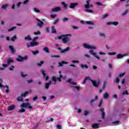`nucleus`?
Segmentation results:
<instances>
[{
  "instance_id": "nucleus-1",
  "label": "nucleus",
  "mask_w": 129,
  "mask_h": 129,
  "mask_svg": "<svg viewBox=\"0 0 129 129\" xmlns=\"http://www.w3.org/2000/svg\"><path fill=\"white\" fill-rule=\"evenodd\" d=\"M84 47H85V48H88V49H91V50H90V54L94 55V56H95V57H96V58H97V59H100L99 56L97 55V54H96V53H95V52H94V50H93V49H96V47H95V46H91V45H89V44H87L85 43L84 44Z\"/></svg>"
},
{
  "instance_id": "nucleus-2",
  "label": "nucleus",
  "mask_w": 129,
  "mask_h": 129,
  "mask_svg": "<svg viewBox=\"0 0 129 129\" xmlns=\"http://www.w3.org/2000/svg\"><path fill=\"white\" fill-rule=\"evenodd\" d=\"M71 34H66L65 35H60V36H58V39H62V42L63 43H67L69 40V37L68 36H71Z\"/></svg>"
},
{
  "instance_id": "nucleus-3",
  "label": "nucleus",
  "mask_w": 129,
  "mask_h": 129,
  "mask_svg": "<svg viewBox=\"0 0 129 129\" xmlns=\"http://www.w3.org/2000/svg\"><path fill=\"white\" fill-rule=\"evenodd\" d=\"M60 74V77H56V76H52V80L53 81V84H56L57 82V80H58L59 82L62 81L61 78L63 77V75L61 74V71H59Z\"/></svg>"
},
{
  "instance_id": "nucleus-4",
  "label": "nucleus",
  "mask_w": 129,
  "mask_h": 129,
  "mask_svg": "<svg viewBox=\"0 0 129 129\" xmlns=\"http://www.w3.org/2000/svg\"><path fill=\"white\" fill-rule=\"evenodd\" d=\"M28 59V55H25V56H24V57H23L21 55H18V58H17V61H19V62H23V61H24L25 60H27Z\"/></svg>"
},
{
  "instance_id": "nucleus-5",
  "label": "nucleus",
  "mask_w": 129,
  "mask_h": 129,
  "mask_svg": "<svg viewBox=\"0 0 129 129\" xmlns=\"http://www.w3.org/2000/svg\"><path fill=\"white\" fill-rule=\"evenodd\" d=\"M21 106L22 107H26V108H29V109H32L33 108L32 106H31L29 102H27V103H22Z\"/></svg>"
},
{
  "instance_id": "nucleus-6",
  "label": "nucleus",
  "mask_w": 129,
  "mask_h": 129,
  "mask_svg": "<svg viewBox=\"0 0 129 129\" xmlns=\"http://www.w3.org/2000/svg\"><path fill=\"white\" fill-rule=\"evenodd\" d=\"M39 43L38 42H34V41H33V42H31L30 44H27V47H33V46H37L38 45Z\"/></svg>"
},
{
  "instance_id": "nucleus-7",
  "label": "nucleus",
  "mask_w": 129,
  "mask_h": 129,
  "mask_svg": "<svg viewBox=\"0 0 129 129\" xmlns=\"http://www.w3.org/2000/svg\"><path fill=\"white\" fill-rule=\"evenodd\" d=\"M91 81L92 82L93 85L96 87H98L100 84V81H99L98 82H96V80H93L91 79Z\"/></svg>"
},
{
  "instance_id": "nucleus-8",
  "label": "nucleus",
  "mask_w": 129,
  "mask_h": 129,
  "mask_svg": "<svg viewBox=\"0 0 129 129\" xmlns=\"http://www.w3.org/2000/svg\"><path fill=\"white\" fill-rule=\"evenodd\" d=\"M70 47H67V48H66L65 49H62V48H61V47H58L57 49L60 52H61V53H64V52H66L67 51H68L69 50H70Z\"/></svg>"
},
{
  "instance_id": "nucleus-9",
  "label": "nucleus",
  "mask_w": 129,
  "mask_h": 129,
  "mask_svg": "<svg viewBox=\"0 0 129 129\" xmlns=\"http://www.w3.org/2000/svg\"><path fill=\"white\" fill-rule=\"evenodd\" d=\"M128 55H129L128 53H125L124 54H121V53H119L116 56V57L118 59H119L120 58H123L124 56H127Z\"/></svg>"
},
{
  "instance_id": "nucleus-10",
  "label": "nucleus",
  "mask_w": 129,
  "mask_h": 129,
  "mask_svg": "<svg viewBox=\"0 0 129 129\" xmlns=\"http://www.w3.org/2000/svg\"><path fill=\"white\" fill-rule=\"evenodd\" d=\"M79 5V3L77 2H75V3H71L69 6L70 8H75L76 6H78Z\"/></svg>"
},
{
  "instance_id": "nucleus-11",
  "label": "nucleus",
  "mask_w": 129,
  "mask_h": 129,
  "mask_svg": "<svg viewBox=\"0 0 129 129\" xmlns=\"http://www.w3.org/2000/svg\"><path fill=\"white\" fill-rule=\"evenodd\" d=\"M41 73H42L43 77L44 78H45V80H48L49 79V76H46V74L45 73V70L42 69L41 70Z\"/></svg>"
},
{
  "instance_id": "nucleus-12",
  "label": "nucleus",
  "mask_w": 129,
  "mask_h": 129,
  "mask_svg": "<svg viewBox=\"0 0 129 129\" xmlns=\"http://www.w3.org/2000/svg\"><path fill=\"white\" fill-rule=\"evenodd\" d=\"M36 20L39 22L37 23V26H39V27L42 28L44 25V22H43V21H41L40 19H39V18H36Z\"/></svg>"
},
{
  "instance_id": "nucleus-13",
  "label": "nucleus",
  "mask_w": 129,
  "mask_h": 129,
  "mask_svg": "<svg viewBox=\"0 0 129 129\" xmlns=\"http://www.w3.org/2000/svg\"><path fill=\"white\" fill-rule=\"evenodd\" d=\"M90 7V5L89 4H86L85 5V8H87V9L85 10L86 12H90V13L93 12V10H92V9H88V8H89Z\"/></svg>"
},
{
  "instance_id": "nucleus-14",
  "label": "nucleus",
  "mask_w": 129,
  "mask_h": 129,
  "mask_svg": "<svg viewBox=\"0 0 129 129\" xmlns=\"http://www.w3.org/2000/svg\"><path fill=\"white\" fill-rule=\"evenodd\" d=\"M16 106L14 104H12L11 105H10L7 107V110H9L10 111V110H13L14 109H15Z\"/></svg>"
},
{
  "instance_id": "nucleus-15",
  "label": "nucleus",
  "mask_w": 129,
  "mask_h": 129,
  "mask_svg": "<svg viewBox=\"0 0 129 129\" xmlns=\"http://www.w3.org/2000/svg\"><path fill=\"white\" fill-rule=\"evenodd\" d=\"M61 10V7L59 6H57L56 7H54V8H52V11L53 12H57V11H60Z\"/></svg>"
},
{
  "instance_id": "nucleus-16",
  "label": "nucleus",
  "mask_w": 129,
  "mask_h": 129,
  "mask_svg": "<svg viewBox=\"0 0 129 129\" xmlns=\"http://www.w3.org/2000/svg\"><path fill=\"white\" fill-rule=\"evenodd\" d=\"M100 111L102 112V116L103 119H105V112L104 111V108H100Z\"/></svg>"
},
{
  "instance_id": "nucleus-17",
  "label": "nucleus",
  "mask_w": 129,
  "mask_h": 129,
  "mask_svg": "<svg viewBox=\"0 0 129 129\" xmlns=\"http://www.w3.org/2000/svg\"><path fill=\"white\" fill-rule=\"evenodd\" d=\"M99 123H94L92 125V128L96 129V128H99Z\"/></svg>"
},
{
  "instance_id": "nucleus-18",
  "label": "nucleus",
  "mask_w": 129,
  "mask_h": 129,
  "mask_svg": "<svg viewBox=\"0 0 129 129\" xmlns=\"http://www.w3.org/2000/svg\"><path fill=\"white\" fill-rule=\"evenodd\" d=\"M72 78H69V79L67 81V82H69V83H71V84H73L74 85L77 84V82H74L73 81H72Z\"/></svg>"
},
{
  "instance_id": "nucleus-19",
  "label": "nucleus",
  "mask_w": 129,
  "mask_h": 129,
  "mask_svg": "<svg viewBox=\"0 0 129 129\" xmlns=\"http://www.w3.org/2000/svg\"><path fill=\"white\" fill-rule=\"evenodd\" d=\"M107 24L108 25H109L110 24H113V25L117 26L118 24V21H115V22H108Z\"/></svg>"
},
{
  "instance_id": "nucleus-20",
  "label": "nucleus",
  "mask_w": 129,
  "mask_h": 129,
  "mask_svg": "<svg viewBox=\"0 0 129 129\" xmlns=\"http://www.w3.org/2000/svg\"><path fill=\"white\" fill-rule=\"evenodd\" d=\"M9 48L10 50H11V52H12V53H15L16 50H15L14 46H13L12 45H10Z\"/></svg>"
},
{
  "instance_id": "nucleus-21",
  "label": "nucleus",
  "mask_w": 129,
  "mask_h": 129,
  "mask_svg": "<svg viewBox=\"0 0 129 129\" xmlns=\"http://www.w3.org/2000/svg\"><path fill=\"white\" fill-rule=\"evenodd\" d=\"M25 40H32V38L30 35H27V36H26L24 38Z\"/></svg>"
},
{
  "instance_id": "nucleus-22",
  "label": "nucleus",
  "mask_w": 129,
  "mask_h": 129,
  "mask_svg": "<svg viewBox=\"0 0 129 129\" xmlns=\"http://www.w3.org/2000/svg\"><path fill=\"white\" fill-rule=\"evenodd\" d=\"M98 98V96L97 95H96L95 98L91 100V105H93L92 102H94V101H95V100H96Z\"/></svg>"
},
{
  "instance_id": "nucleus-23",
  "label": "nucleus",
  "mask_w": 129,
  "mask_h": 129,
  "mask_svg": "<svg viewBox=\"0 0 129 129\" xmlns=\"http://www.w3.org/2000/svg\"><path fill=\"white\" fill-rule=\"evenodd\" d=\"M44 51H45L46 53H49V49L48 47H44L43 48Z\"/></svg>"
},
{
  "instance_id": "nucleus-24",
  "label": "nucleus",
  "mask_w": 129,
  "mask_h": 129,
  "mask_svg": "<svg viewBox=\"0 0 129 129\" xmlns=\"http://www.w3.org/2000/svg\"><path fill=\"white\" fill-rule=\"evenodd\" d=\"M51 30H52V31H51L52 33H56V32H57L54 26H52V27H51Z\"/></svg>"
},
{
  "instance_id": "nucleus-25",
  "label": "nucleus",
  "mask_w": 129,
  "mask_h": 129,
  "mask_svg": "<svg viewBox=\"0 0 129 129\" xmlns=\"http://www.w3.org/2000/svg\"><path fill=\"white\" fill-rule=\"evenodd\" d=\"M39 53V50H32V53H33V54H34V55H36V54H38Z\"/></svg>"
},
{
  "instance_id": "nucleus-26",
  "label": "nucleus",
  "mask_w": 129,
  "mask_h": 129,
  "mask_svg": "<svg viewBox=\"0 0 129 129\" xmlns=\"http://www.w3.org/2000/svg\"><path fill=\"white\" fill-rule=\"evenodd\" d=\"M88 79H90L89 76H86L85 78V79H84L83 81V83L84 84L85 83H86L87 80Z\"/></svg>"
},
{
  "instance_id": "nucleus-27",
  "label": "nucleus",
  "mask_w": 129,
  "mask_h": 129,
  "mask_svg": "<svg viewBox=\"0 0 129 129\" xmlns=\"http://www.w3.org/2000/svg\"><path fill=\"white\" fill-rule=\"evenodd\" d=\"M109 93L108 92H105L104 94L103 95L104 98H108L109 97Z\"/></svg>"
},
{
  "instance_id": "nucleus-28",
  "label": "nucleus",
  "mask_w": 129,
  "mask_h": 129,
  "mask_svg": "<svg viewBox=\"0 0 129 129\" xmlns=\"http://www.w3.org/2000/svg\"><path fill=\"white\" fill-rule=\"evenodd\" d=\"M86 23L87 24H89L90 25H94V23L93 22H92V21H86Z\"/></svg>"
},
{
  "instance_id": "nucleus-29",
  "label": "nucleus",
  "mask_w": 129,
  "mask_h": 129,
  "mask_svg": "<svg viewBox=\"0 0 129 129\" xmlns=\"http://www.w3.org/2000/svg\"><path fill=\"white\" fill-rule=\"evenodd\" d=\"M54 119L52 118V117H51L50 118H48L46 120V122H49L50 121H53Z\"/></svg>"
},
{
  "instance_id": "nucleus-30",
  "label": "nucleus",
  "mask_w": 129,
  "mask_h": 129,
  "mask_svg": "<svg viewBox=\"0 0 129 129\" xmlns=\"http://www.w3.org/2000/svg\"><path fill=\"white\" fill-rule=\"evenodd\" d=\"M62 4L65 9H67V8H68V4H66L65 2H62Z\"/></svg>"
},
{
  "instance_id": "nucleus-31",
  "label": "nucleus",
  "mask_w": 129,
  "mask_h": 129,
  "mask_svg": "<svg viewBox=\"0 0 129 129\" xmlns=\"http://www.w3.org/2000/svg\"><path fill=\"white\" fill-rule=\"evenodd\" d=\"M127 12H129V10L126 9V10H125V11L122 14V16L126 15V14H127Z\"/></svg>"
},
{
  "instance_id": "nucleus-32",
  "label": "nucleus",
  "mask_w": 129,
  "mask_h": 129,
  "mask_svg": "<svg viewBox=\"0 0 129 129\" xmlns=\"http://www.w3.org/2000/svg\"><path fill=\"white\" fill-rule=\"evenodd\" d=\"M68 62L67 61H61V62H59V66H62L63 64H68Z\"/></svg>"
},
{
  "instance_id": "nucleus-33",
  "label": "nucleus",
  "mask_w": 129,
  "mask_h": 129,
  "mask_svg": "<svg viewBox=\"0 0 129 129\" xmlns=\"http://www.w3.org/2000/svg\"><path fill=\"white\" fill-rule=\"evenodd\" d=\"M27 94H29V92L28 91H25V93H22L21 96L23 97H25Z\"/></svg>"
},
{
  "instance_id": "nucleus-34",
  "label": "nucleus",
  "mask_w": 129,
  "mask_h": 129,
  "mask_svg": "<svg viewBox=\"0 0 129 129\" xmlns=\"http://www.w3.org/2000/svg\"><path fill=\"white\" fill-rule=\"evenodd\" d=\"M76 85H77V84L74 85L72 86V87H74L75 88H76V89H77L78 90H80V88L79 86H77Z\"/></svg>"
},
{
  "instance_id": "nucleus-35",
  "label": "nucleus",
  "mask_w": 129,
  "mask_h": 129,
  "mask_svg": "<svg viewBox=\"0 0 129 129\" xmlns=\"http://www.w3.org/2000/svg\"><path fill=\"white\" fill-rule=\"evenodd\" d=\"M45 88L46 89H48V88H49V82L45 83Z\"/></svg>"
},
{
  "instance_id": "nucleus-36",
  "label": "nucleus",
  "mask_w": 129,
  "mask_h": 129,
  "mask_svg": "<svg viewBox=\"0 0 129 129\" xmlns=\"http://www.w3.org/2000/svg\"><path fill=\"white\" fill-rule=\"evenodd\" d=\"M106 84H107L106 81H104L103 83V86H102L103 89H105Z\"/></svg>"
},
{
  "instance_id": "nucleus-37",
  "label": "nucleus",
  "mask_w": 129,
  "mask_h": 129,
  "mask_svg": "<svg viewBox=\"0 0 129 129\" xmlns=\"http://www.w3.org/2000/svg\"><path fill=\"white\" fill-rule=\"evenodd\" d=\"M82 68H88L87 64H81Z\"/></svg>"
},
{
  "instance_id": "nucleus-38",
  "label": "nucleus",
  "mask_w": 129,
  "mask_h": 129,
  "mask_svg": "<svg viewBox=\"0 0 129 129\" xmlns=\"http://www.w3.org/2000/svg\"><path fill=\"white\" fill-rule=\"evenodd\" d=\"M18 111L19 112H25L26 109H25L24 108H22V109H19Z\"/></svg>"
},
{
  "instance_id": "nucleus-39",
  "label": "nucleus",
  "mask_w": 129,
  "mask_h": 129,
  "mask_svg": "<svg viewBox=\"0 0 129 129\" xmlns=\"http://www.w3.org/2000/svg\"><path fill=\"white\" fill-rule=\"evenodd\" d=\"M11 62H14V60H13V59H11L10 58H9L7 60V64H10V63H11Z\"/></svg>"
},
{
  "instance_id": "nucleus-40",
  "label": "nucleus",
  "mask_w": 129,
  "mask_h": 129,
  "mask_svg": "<svg viewBox=\"0 0 129 129\" xmlns=\"http://www.w3.org/2000/svg\"><path fill=\"white\" fill-rule=\"evenodd\" d=\"M17 36L16 35H14L13 37L11 38V40L12 41H15V39H16Z\"/></svg>"
},
{
  "instance_id": "nucleus-41",
  "label": "nucleus",
  "mask_w": 129,
  "mask_h": 129,
  "mask_svg": "<svg viewBox=\"0 0 129 129\" xmlns=\"http://www.w3.org/2000/svg\"><path fill=\"white\" fill-rule=\"evenodd\" d=\"M15 28H16V26H13V27H11V28L8 29V31H12V30H14V29H15Z\"/></svg>"
},
{
  "instance_id": "nucleus-42",
  "label": "nucleus",
  "mask_w": 129,
  "mask_h": 129,
  "mask_svg": "<svg viewBox=\"0 0 129 129\" xmlns=\"http://www.w3.org/2000/svg\"><path fill=\"white\" fill-rule=\"evenodd\" d=\"M69 20V18H67V17H63V18L62 19V21H63L64 22H66V21H68Z\"/></svg>"
},
{
  "instance_id": "nucleus-43",
  "label": "nucleus",
  "mask_w": 129,
  "mask_h": 129,
  "mask_svg": "<svg viewBox=\"0 0 129 129\" xmlns=\"http://www.w3.org/2000/svg\"><path fill=\"white\" fill-rule=\"evenodd\" d=\"M96 4H97L99 6H103V4L101 3V2H96Z\"/></svg>"
},
{
  "instance_id": "nucleus-44",
  "label": "nucleus",
  "mask_w": 129,
  "mask_h": 129,
  "mask_svg": "<svg viewBox=\"0 0 129 129\" xmlns=\"http://www.w3.org/2000/svg\"><path fill=\"white\" fill-rule=\"evenodd\" d=\"M100 36H101L102 37H105L106 35L104 33H99Z\"/></svg>"
},
{
  "instance_id": "nucleus-45",
  "label": "nucleus",
  "mask_w": 129,
  "mask_h": 129,
  "mask_svg": "<svg viewBox=\"0 0 129 129\" xmlns=\"http://www.w3.org/2000/svg\"><path fill=\"white\" fill-rule=\"evenodd\" d=\"M8 6V4H5L4 5H2V8H3L4 9H6V8H7Z\"/></svg>"
},
{
  "instance_id": "nucleus-46",
  "label": "nucleus",
  "mask_w": 129,
  "mask_h": 129,
  "mask_svg": "<svg viewBox=\"0 0 129 129\" xmlns=\"http://www.w3.org/2000/svg\"><path fill=\"white\" fill-rule=\"evenodd\" d=\"M125 74V72H123L122 73H120L119 77H122V76H124V75Z\"/></svg>"
},
{
  "instance_id": "nucleus-47",
  "label": "nucleus",
  "mask_w": 129,
  "mask_h": 129,
  "mask_svg": "<svg viewBox=\"0 0 129 129\" xmlns=\"http://www.w3.org/2000/svg\"><path fill=\"white\" fill-rule=\"evenodd\" d=\"M89 111L88 110H85L84 111V115L87 116L89 114Z\"/></svg>"
},
{
  "instance_id": "nucleus-48",
  "label": "nucleus",
  "mask_w": 129,
  "mask_h": 129,
  "mask_svg": "<svg viewBox=\"0 0 129 129\" xmlns=\"http://www.w3.org/2000/svg\"><path fill=\"white\" fill-rule=\"evenodd\" d=\"M17 100L18 101H22L23 100V98L21 96H19V97H18V98H17Z\"/></svg>"
},
{
  "instance_id": "nucleus-49",
  "label": "nucleus",
  "mask_w": 129,
  "mask_h": 129,
  "mask_svg": "<svg viewBox=\"0 0 129 129\" xmlns=\"http://www.w3.org/2000/svg\"><path fill=\"white\" fill-rule=\"evenodd\" d=\"M109 15L108 14H103L102 18H106V17H108Z\"/></svg>"
},
{
  "instance_id": "nucleus-50",
  "label": "nucleus",
  "mask_w": 129,
  "mask_h": 129,
  "mask_svg": "<svg viewBox=\"0 0 129 129\" xmlns=\"http://www.w3.org/2000/svg\"><path fill=\"white\" fill-rule=\"evenodd\" d=\"M56 128L57 129H62V127L60 124H57L56 125Z\"/></svg>"
},
{
  "instance_id": "nucleus-51",
  "label": "nucleus",
  "mask_w": 129,
  "mask_h": 129,
  "mask_svg": "<svg viewBox=\"0 0 129 129\" xmlns=\"http://www.w3.org/2000/svg\"><path fill=\"white\" fill-rule=\"evenodd\" d=\"M108 54L109 55H114L116 54V52H109Z\"/></svg>"
},
{
  "instance_id": "nucleus-52",
  "label": "nucleus",
  "mask_w": 129,
  "mask_h": 129,
  "mask_svg": "<svg viewBox=\"0 0 129 129\" xmlns=\"http://www.w3.org/2000/svg\"><path fill=\"white\" fill-rule=\"evenodd\" d=\"M59 18H57L55 21H54L53 23L54 24H56L57 23V22H59Z\"/></svg>"
},
{
  "instance_id": "nucleus-53",
  "label": "nucleus",
  "mask_w": 129,
  "mask_h": 129,
  "mask_svg": "<svg viewBox=\"0 0 129 129\" xmlns=\"http://www.w3.org/2000/svg\"><path fill=\"white\" fill-rule=\"evenodd\" d=\"M34 34H35V35H37L38 34H41V32L40 31H37L36 32H34Z\"/></svg>"
},
{
  "instance_id": "nucleus-54",
  "label": "nucleus",
  "mask_w": 129,
  "mask_h": 129,
  "mask_svg": "<svg viewBox=\"0 0 129 129\" xmlns=\"http://www.w3.org/2000/svg\"><path fill=\"white\" fill-rule=\"evenodd\" d=\"M122 94H126L127 95H128L129 93L128 91L126 90L125 91H123V92H122Z\"/></svg>"
},
{
  "instance_id": "nucleus-55",
  "label": "nucleus",
  "mask_w": 129,
  "mask_h": 129,
  "mask_svg": "<svg viewBox=\"0 0 129 129\" xmlns=\"http://www.w3.org/2000/svg\"><path fill=\"white\" fill-rule=\"evenodd\" d=\"M57 16L56 14H51V17L52 18H55Z\"/></svg>"
},
{
  "instance_id": "nucleus-56",
  "label": "nucleus",
  "mask_w": 129,
  "mask_h": 129,
  "mask_svg": "<svg viewBox=\"0 0 129 129\" xmlns=\"http://www.w3.org/2000/svg\"><path fill=\"white\" fill-rule=\"evenodd\" d=\"M34 11L35 12H40V10L39 9H37V8H34Z\"/></svg>"
},
{
  "instance_id": "nucleus-57",
  "label": "nucleus",
  "mask_w": 129,
  "mask_h": 129,
  "mask_svg": "<svg viewBox=\"0 0 129 129\" xmlns=\"http://www.w3.org/2000/svg\"><path fill=\"white\" fill-rule=\"evenodd\" d=\"M46 31H47V32H48V33H49V32H50V28H49V27H46Z\"/></svg>"
},
{
  "instance_id": "nucleus-58",
  "label": "nucleus",
  "mask_w": 129,
  "mask_h": 129,
  "mask_svg": "<svg viewBox=\"0 0 129 129\" xmlns=\"http://www.w3.org/2000/svg\"><path fill=\"white\" fill-rule=\"evenodd\" d=\"M102 102H103V100L101 99V100H100V102L99 105H98V106L100 107V106H102Z\"/></svg>"
},
{
  "instance_id": "nucleus-59",
  "label": "nucleus",
  "mask_w": 129,
  "mask_h": 129,
  "mask_svg": "<svg viewBox=\"0 0 129 129\" xmlns=\"http://www.w3.org/2000/svg\"><path fill=\"white\" fill-rule=\"evenodd\" d=\"M115 82H116L117 83H118V82H119V77H116Z\"/></svg>"
},
{
  "instance_id": "nucleus-60",
  "label": "nucleus",
  "mask_w": 129,
  "mask_h": 129,
  "mask_svg": "<svg viewBox=\"0 0 129 129\" xmlns=\"http://www.w3.org/2000/svg\"><path fill=\"white\" fill-rule=\"evenodd\" d=\"M120 122L119 120H116L115 121L113 122V124H117Z\"/></svg>"
},
{
  "instance_id": "nucleus-61",
  "label": "nucleus",
  "mask_w": 129,
  "mask_h": 129,
  "mask_svg": "<svg viewBox=\"0 0 129 129\" xmlns=\"http://www.w3.org/2000/svg\"><path fill=\"white\" fill-rule=\"evenodd\" d=\"M44 61H40V63H37L39 66H42V64H43Z\"/></svg>"
},
{
  "instance_id": "nucleus-62",
  "label": "nucleus",
  "mask_w": 129,
  "mask_h": 129,
  "mask_svg": "<svg viewBox=\"0 0 129 129\" xmlns=\"http://www.w3.org/2000/svg\"><path fill=\"white\" fill-rule=\"evenodd\" d=\"M72 27L73 28H74V29H77L78 28H79L78 27L75 26V25H72Z\"/></svg>"
},
{
  "instance_id": "nucleus-63",
  "label": "nucleus",
  "mask_w": 129,
  "mask_h": 129,
  "mask_svg": "<svg viewBox=\"0 0 129 129\" xmlns=\"http://www.w3.org/2000/svg\"><path fill=\"white\" fill-rule=\"evenodd\" d=\"M13 68H15L14 66H12L11 68H9V70H13Z\"/></svg>"
},
{
  "instance_id": "nucleus-64",
  "label": "nucleus",
  "mask_w": 129,
  "mask_h": 129,
  "mask_svg": "<svg viewBox=\"0 0 129 129\" xmlns=\"http://www.w3.org/2000/svg\"><path fill=\"white\" fill-rule=\"evenodd\" d=\"M28 2H29V0H25V1H24L23 3L24 4H27Z\"/></svg>"
}]
</instances>
